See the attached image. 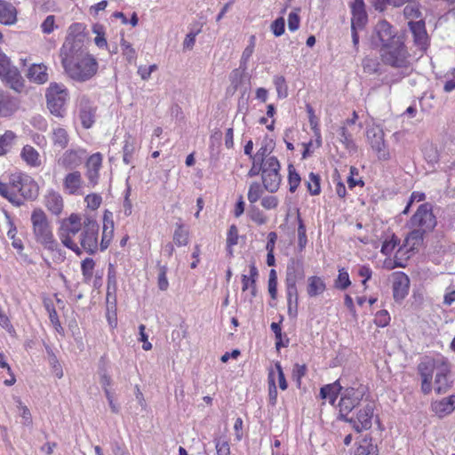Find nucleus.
<instances>
[{
	"label": "nucleus",
	"mask_w": 455,
	"mask_h": 455,
	"mask_svg": "<svg viewBox=\"0 0 455 455\" xmlns=\"http://www.w3.org/2000/svg\"><path fill=\"white\" fill-rule=\"evenodd\" d=\"M399 243L400 239L395 235H392L390 240H386L383 243L381 247V252L384 255H389Z\"/></svg>",
	"instance_id": "bf43d9fd"
},
{
	"label": "nucleus",
	"mask_w": 455,
	"mask_h": 455,
	"mask_svg": "<svg viewBox=\"0 0 455 455\" xmlns=\"http://www.w3.org/2000/svg\"><path fill=\"white\" fill-rule=\"evenodd\" d=\"M84 224V244L83 251L94 254L98 251V238L100 227L97 221L90 216L83 220Z\"/></svg>",
	"instance_id": "9d476101"
},
{
	"label": "nucleus",
	"mask_w": 455,
	"mask_h": 455,
	"mask_svg": "<svg viewBox=\"0 0 455 455\" xmlns=\"http://www.w3.org/2000/svg\"><path fill=\"white\" fill-rule=\"evenodd\" d=\"M79 116L82 125L85 129H89L94 123L95 108L90 104L89 101H82L80 104Z\"/></svg>",
	"instance_id": "a878e982"
},
{
	"label": "nucleus",
	"mask_w": 455,
	"mask_h": 455,
	"mask_svg": "<svg viewBox=\"0 0 455 455\" xmlns=\"http://www.w3.org/2000/svg\"><path fill=\"white\" fill-rule=\"evenodd\" d=\"M379 450L376 444L371 443V438H363L356 449L355 455H378Z\"/></svg>",
	"instance_id": "4c0bfd02"
},
{
	"label": "nucleus",
	"mask_w": 455,
	"mask_h": 455,
	"mask_svg": "<svg viewBox=\"0 0 455 455\" xmlns=\"http://www.w3.org/2000/svg\"><path fill=\"white\" fill-rule=\"evenodd\" d=\"M157 266L159 268V273H158V277H157L158 288L161 291H166L169 287V283H168L167 276H166L167 270H168L167 266L160 265V263H158Z\"/></svg>",
	"instance_id": "5fc2aeb1"
},
{
	"label": "nucleus",
	"mask_w": 455,
	"mask_h": 455,
	"mask_svg": "<svg viewBox=\"0 0 455 455\" xmlns=\"http://www.w3.org/2000/svg\"><path fill=\"white\" fill-rule=\"evenodd\" d=\"M412 230L408 234L405 242L411 250L420 246L424 241V235L427 232L423 231L419 228H411Z\"/></svg>",
	"instance_id": "c9c22d12"
},
{
	"label": "nucleus",
	"mask_w": 455,
	"mask_h": 455,
	"mask_svg": "<svg viewBox=\"0 0 455 455\" xmlns=\"http://www.w3.org/2000/svg\"><path fill=\"white\" fill-rule=\"evenodd\" d=\"M261 165H263L261 180L264 188L269 193L276 192L282 181L278 159L275 156H270L267 162L261 163Z\"/></svg>",
	"instance_id": "423d86ee"
},
{
	"label": "nucleus",
	"mask_w": 455,
	"mask_h": 455,
	"mask_svg": "<svg viewBox=\"0 0 455 455\" xmlns=\"http://www.w3.org/2000/svg\"><path fill=\"white\" fill-rule=\"evenodd\" d=\"M304 277L305 271L302 259L291 258L286 267L285 284H297Z\"/></svg>",
	"instance_id": "dca6fc26"
},
{
	"label": "nucleus",
	"mask_w": 455,
	"mask_h": 455,
	"mask_svg": "<svg viewBox=\"0 0 455 455\" xmlns=\"http://www.w3.org/2000/svg\"><path fill=\"white\" fill-rule=\"evenodd\" d=\"M320 176L318 174H315L314 172H310L308 175V180L307 181V187L308 192L312 196H317L321 192V187H320Z\"/></svg>",
	"instance_id": "49530a36"
},
{
	"label": "nucleus",
	"mask_w": 455,
	"mask_h": 455,
	"mask_svg": "<svg viewBox=\"0 0 455 455\" xmlns=\"http://www.w3.org/2000/svg\"><path fill=\"white\" fill-rule=\"evenodd\" d=\"M339 140L345 148L350 151H356V146L352 139V135L348 132L345 126H341L339 130Z\"/></svg>",
	"instance_id": "79ce46f5"
},
{
	"label": "nucleus",
	"mask_w": 455,
	"mask_h": 455,
	"mask_svg": "<svg viewBox=\"0 0 455 455\" xmlns=\"http://www.w3.org/2000/svg\"><path fill=\"white\" fill-rule=\"evenodd\" d=\"M446 361L443 357L426 358L419 366L418 371L421 379H432L434 372L439 370L441 363Z\"/></svg>",
	"instance_id": "4be33fe9"
},
{
	"label": "nucleus",
	"mask_w": 455,
	"mask_h": 455,
	"mask_svg": "<svg viewBox=\"0 0 455 455\" xmlns=\"http://www.w3.org/2000/svg\"><path fill=\"white\" fill-rule=\"evenodd\" d=\"M83 228V220L78 214L72 213L60 229V238L67 248L72 250L76 255H81V248L74 241V235L78 228Z\"/></svg>",
	"instance_id": "39448f33"
},
{
	"label": "nucleus",
	"mask_w": 455,
	"mask_h": 455,
	"mask_svg": "<svg viewBox=\"0 0 455 455\" xmlns=\"http://www.w3.org/2000/svg\"><path fill=\"white\" fill-rule=\"evenodd\" d=\"M285 288L287 295V304H294V311L295 313H297L299 304L297 284H285Z\"/></svg>",
	"instance_id": "8fccbe9b"
},
{
	"label": "nucleus",
	"mask_w": 455,
	"mask_h": 455,
	"mask_svg": "<svg viewBox=\"0 0 455 455\" xmlns=\"http://www.w3.org/2000/svg\"><path fill=\"white\" fill-rule=\"evenodd\" d=\"M408 26L413 35L415 44L420 50H426L428 42V36L426 30L425 21L422 19L417 21L411 20L408 22Z\"/></svg>",
	"instance_id": "a211bd4d"
},
{
	"label": "nucleus",
	"mask_w": 455,
	"mask_h": 455,
	"mask_svg": "<svg viewBox=\"0 0 455 455\" xmlns=\"http://www.w3.org/2000/svg\"><path fill=\"white\" fill-rule=\"evenodd\" d=\"M102 164V156L100 153L92 154L86 162V177L89 183L94 187L98 183L100 170Z\"/></svg>",
	"instance_id": "6ab92c4d"
},
{
	"label": "nucleus",
	"mask_w": 455,
	"mask_h": 455,
	"mask_svg": "<svg viewBox=\"0 0 455 455\" xmlns=\"http://www.w3.org/2000/svg\"><path fill=\"white\" fill-rule=\"evenodd\" d=\"M92 31L96 35L94 43L99 48L106 47L108 45L105 36V28L103 25L96 23L92 26Z\"/></svg>",
	"instance_id": "37998d69"
},
{
	"label": "nucleus",
	"mask_w": 455,
	"mask_h": 455,
	"mask_svg": "<svg viewBox=\"0 0 455 455\" xmlns=\"http://www.w3.org/2000/svg\"><path fill=\"white\" fill-rule=\"evenodd\" d=\"M451 372V365L446 360L444 363H441L439 370L435 372L434 389L437 395H443L447 392L450 387V381L448 375Z\"/></svg>",
	"instance_id": "f3484780"
},
{
	"label": "nucleus",
	"mask_w": 455,
	"mask_h": 455,
	"mask_svg": "<svg viewBox=\"0 0 455 455\" xmlns=\"http://www.w3.org/2000/svg\"><path fill=\"white\" fill-rule=\"evenodd\" d=\"M366 135L371 148L377 153L378 158L387 160L389 152L386 147L384 132L379 128H371L367 130Z\"/></svg>",
	"instance_id": "9b49d317"
},
{
	"label": "nucleus",
	"mask_w": 455,
	"mask_h": 455,
	"mask_svg": "<svg viewBox=\"0 0 455 455\" xmlns=\"http://www.w3.org/2000/svg\"><path fill=\"white\" fill-rule=\"evenodd\" d=\"M351 28H363L367 22V14L364 9L363 0H354L351 4Z\"/></svg>",
	"instance_id": "412c9836"
},
{
	"label": "nucleus",
	"mask_w": 455,
	"mask_h": 455,
	"mask_svg": "<svg viewBox=\"0 0 455 455\" xmlns=\"http://www.w3.org/2000/svg\"><path fill=\"white\" fill-rule=\"evenodd\" d=\"M31 223L36 243L47 251H60V244L53 236L48 218L42 209L36 208L32 212Z\"/></svg>",
	"instance_id": "f03ea898"
},
{
	"label": "nucleus",
	"mask_w": 455,
	"mask_h": 455,
	"mask_svg": "<svg viewBox=\"0 0 455 455\" xmlns=\"http://www.w3.org/2000/svg\"><path fill=\"white\" fill-rule=\"evenodd\" d=\"M45 205L52 213L55 215L60 214L63 209V200L61 196L57 192H50L46 196Z\"/></svg>",
	"instance_id": "7c9ffc66"
},
{
	"label": "nucleus",
	"mask_w": 455,
	"mask_h": 455,
	"mask_svg": "<svg viewBox=\"0 0 455 455\" xmlns=\"http://www.w3.org/2000/svg\"><path fill=\"white\" fill-rule=\"evenodd\" d=\"M60 56L65 73L74 81L86 82L97 74L98 61L88 52L80 38L68 36Z\"/></svg>",
	"instance_id": "f257e3e1"
},
{
	"label": "nucleus",
	"mask_w": 455,
	"mask_h": 455,
	"mask_svg": "<svg viewBox=\"0 0 455 455\" xmlns=\"http://www.w3.org/2000/svg\"><path fill=\"white\" fill-rule=\"evenodd\" d=\"M259 276L258 269L255 266L254 262H251L250 264V275L249 280L251 281V294L252 297H256L257 295V287H256V282Z\"/></svg>",
	"instance_id": "052dcab7"
},
{
	"label": "nucleus",
	"mask_w": 455,
	"mask_h": 455,
	"mask_svg": "<svg viewBox=\"0 0 455 455\" xmlns=\"http://www.w3.org/2000/svg\"><path fill=\"white\" fill-rule=\"evenodd\" d=\"M95 263L92 258H86L82 261L81 269L84 277L91 278L92 276V271Z\"/></svg>",
	"instance_id": "338daca9"
},
{
	"label": "nucleus",
	"mask_w": 455,
	"mask_h": 455,
	"mask_svg": "<svg viewBox=\"0 0 455 455\" xmlns=\"http://www.w3.org/2000/svg\"><path fill=\"white\" fill-rule=\"evenodd\" d=\"M0 326L6 330L11 336L16 335V331L9 317L0 309Z\"/></svg>",
	"instance_id": "774afa93"
},
{
	"label": "nucleus",
	"mask_w": 455,
	"mask_h": 455,
	"mask_svg": "<svg viewBox=\"0 0 455 455\" xmlns=\"http://www.w3.org/2000/svg\"><path fill=\"white\" fill-rule=\"evenodd\" d=\"M375 409L374 400H369L363 409L359 410L356 414V419H354L353 427L356 432H362L371 427V419Z\"/></svg>",
	"instance_id": "ddd939ff"
},
{
	"label": "nucleus",
	"mask_w": 455,
	"mask_h": 455,
	"mask_svg": "<svg viewBox=\"0 0 455 455\" xmlns=\"http://www.w3.org/2000/svg\"><path fill=\"white\" fill-rule=\"evenodd\" d=\"M332 406L339 407V419L347 422H352L353 418L348 419V413L356 407V400H329Z\"/></svg>",
	"instance_id": "bb28decb"
},
{
	"label": "nucleus",
	"mask_w": 455,
	"mask_h": 455,
	"mask_svg": "<svg viewBox=\"0 0 455 455\" xmlns=\"http://www.w3.org/2000/svg\"><path fill=\"white\" fill-rule=\"evenodd\" d=\"M15 139L16 135L12 131H6L0 136V156L7 154Z\"/></svg>",
	"instance_id": "58836bf2"
},
{
	"label": "nucleus",
	"mask_w": 455,
	"mask_h": 455,
	"mask_svg": "<svg viewBox=\"0 0 455 455\" xmlns=\"http://www.w3.org/2000/svg\"><path fill=\"white\" fill-rule=\"evenodd\" d=\"M275 143L272 140H266L260 148L257 151V153L253 156V159H256V161L261 162L262 164L267 162V158L270 157L268 156L273 151Z\"/></svg>",
	"instance_id": "e433bc0d"
},
{
	"label": "nucleus",
	"mask_w": 455,
	"mask_h": 455,
	"mask_svg": "<svg viewBox=\"0 0 455 455\" xmlns=\"http://www.w3.org/2000/svg\"><path fill=\"white\" fill-rule=\"evenodd\" d=\"M121 48L123 51V54L125 56L126 60L129 62H132L136 59L137 54L134 48L124 37L121 39Z\"/></svg>",
	"instance_id": "13d9d810"
},
{
	"label": "nucleus",
	"mask_w": 455,
	"mask_h": 455,
	"mask_svg": "<svg viewBox=\"0 0 455 455\" xmlns=\"http://www.w3.org/2000/svg\"><path fill=\"white\" fill-rule=\"evenodd\" d=\"M272 33L275 36H280L284 33L285 29V21L283 17H279L276 20H275L270 26Z\"/></svg>",
	"instance_id": "69168bd1"
},
{
	"label": "nucleus",
	"mask_w": 455,
	"mask_h": 455,
	"mask_svg": "<svg viewBox=\"0 0 455 455\" xmlns=\"http://www.w3.org/2000/svg\"><path fill=\"white\" fill-rule=\"evenodd\" d=\"M431 408L439 418H443L454 411L455 400H434Z\"/></svg>",
	"instance_id": "c85d7f7f"
},
{
	"label": "nucleus",
	"mask_w": 455,
	"mask_h": 455,
	"mask_svg": "<svg viewBox=\"0 0 455 455\" xmlns=\"http://www.w3.org/2000/svg\"><path fill=\"white\" fill-rule=\"evenodd\" d=\"M112 265H109L108 272V285H107V299L108 300L111 296L115 298L116 291V273L112 269Z\"/></svg>",
	"instance_id": "09e8293b"
},
{
	"label": "nucleus",
	"mask_w": 455,
	"mask_h": 455,
	"mask_svg": "<svg viewBox=\"0 0 455 455\" xmlns=\"http://www.w3.org/2000/svg\"><path fill=\"white\" fill-rule=\"evenodd\" d=\"M288 172L289 190L291 193H294L299 186L301 179L299 174L296 172L293 164H289Z\"/></svg>",
	"instance_id": "a18cd8bd"
},
{
	"label": "nucleus",
	"mask_w": 455,
	"mask_h": 455,
	"mask_svg": "<svg viewBox=\"0 0 455 455\" xmlns=\"http://www.w3.org/2000/svg\"><path fill=\"white\" fill-rule=\"evenodd\" d=\"M68 93L63 84H51L46 92L47 107L52 114L62 116Z\"/></svg>",
	"instance_id": "6e6552de"
},
{
	"label": "nucleus",
	"mask_w": 455,
	"mask_h": 455,
	"mask_svg": "<svg viewBox=\"0 0 455 455\" xmlns=\"http://www.w3.org/2000/svg\"><path fill=\"white\" fill-rule=\"evenodd\" d=\"M246 70H243L241 68V66L238 68L234 69L230 75H229V81L231 84V86L233 87L234 92L237 90L238 86L242 84L244 72Z\"/></svg>",
	"instance_id": "864d4df0"
},
{
	"label": "nucleus",
	"mask_w": 455,
	"mask_h": 455,
	"mask_svg": "<svg viewBox=\"0 0 455 455\" xmlns=\"http://www.w3.org/2000/svg\"><path fill=\"white\" fill-rule=\"evenodd\" d=\"M47 67L44 64H33L28 71V77L36 84H44L48 80Z\"/></svg>",
	"instance_id": "cd10ccee"
},
{
	"label": "nucleus",
	"mask_w": 455,
	"mask_h": 455,
	"mask_svg": "<svg viewBox=\"0 0 455 455\" xmlns=\"http://www.w3.org/2000/svg\"><path fill=\"white\" fill-rule=\"evenodd\" d=\"M44 307L46 311L49 314V318L52 323V324L54 326L55 330L60 332V330H62V327L60 325V322L59 320V316L57 314V311L51 300H44Z\"/></svg>",
	"instance_id": "a19ab883"
},
{
	"label": "nucleus",
	"mask_w": 455,
	"mask_h": 455,
	"mask_svg": "<svg viewBox=\"0 0 455 455\" xmlns=\"http://www.w3.org/2000/svg\"><path fill=\"white\" fill-rule=\"evenodd\" d=\"M350 284L351 281L347 271L345 268L339 269L338 278L335 281V287L343 291L350 286Z\"/></svg>",
	"instance_id": "603ef678"
},
{
	"label": "nucleus",
	"mask_w": 455,
	"mask_h": 455,
	"mask_svg": "<svg viewBox=\"0 0 455 455\" xmlns=\"http://www.w3.org/2000/svg\"><path fill=\"white\" fill-rule=\"evenodd\" d=\"M274 84L275 85L278 97L285 98L287 97V85L285 83V78L283 76H275L274 78Z\"/></svg>",
	"instance_id": "0e129e2a"
},
{
	"label": "nucleus",
	"mask_w": 455,
	"mask_h": 455,
	"mask_svg": "<svg viewBox=\"0 0 455 455\" xmlns=\"http://www.w3.org/2000/svg\"><path fill=\"white\" fill-rule=\"evenodd\" d=\"M173 242L178 246L187 245L188 243V231L184 228L182 224H177L173 234Z\"/></svg>",
	"instance_id": "ea45409f"
},
{
	"label": "nucleus",
	"mask_w": 455,
	"mask_h": 455,
	"mask_svg": "<svg viewBox=\"0 0 455 455\" xmlns=\"http://www.w3.org/2000/svg\"><path fill=\"white\" fill-rule=\"evenodd\" d=\"M9 184L12 189L24 200L33 201L38 196L39 188L32 177L25 173H13L10 175Z\"/></svg>",
	"instance_id": "20e7f679"
},
{
	"label": "nucleus",
	"mask_w": 455,
	"mask_h": 455,
	"mask_svg": "<svg viewBox=\"0 0 455 455\" xmlns=\"http://www.w3.org/2000/svg\"><path fill=\"white\" fill-rule=\"evenodd\" d=\"M0 196L7 199L14 206H21L23 201L18 195L11 188L10 184L0 181Z\"/></svg>",
	"instance_id": "f704fd0d"
},
{
	"label": "nucleus",
	"mask_w": 455,
	"mask_h": 455,
	"mask_svg": "<svg viewBox=\"0 0 455 455\" xmlns=\"http://www.w3.org/2000/svg\"><path fill=\"white\" fill-rule=\"evenodd\" d=\"M20 156L30 167H39L42 164L39 153L30 145L23 147Z\"/></svg>",
	"instance_id": "c756f323"
},
{
	"label": "nucleus",
	"mask_w": 455,
	"mask_h": 455,
	"mask_svg": "<svg viewBox=\"0 0 455 455\" xmlns=\"http://www.w3.org/2000/svg\"><path fill=\"white\" fill-rule=\"evenodd\" d=\"M436 224L437 220L433 213V206L430 203L420 204L408 222L411 228H419L427 233L432 232Z\"/></svg>",
	"instance_id": "0eeeda50"
},
{
	"label": "nucleus",
	"mask_w": 455,
	"mask_h": 455,
	"mask_svg": "<svg viewBox=\"0 0 455 455\" xmlns=\"http://www.w3.org/2000/svg\"><path fill=\"white\" fill-rule=\"evenodd\" d=\"M343 387L340 386L339 380L323 386L320 389V398H338L339 395L340 398H363L367 388L359 385L357 388L347 387L344 393H341Z\"/></svg>",
	"instance_id": "1a4fd4ad"
},
{
	"label": "nucleus",
	"mask_w": 455,
	"mask_h": 455,
	"mask_svg": "<svg viewBox=\"0 0 455 455\" xmlns=\"http://www.w3.org/2000/svg\"><path fill=\"white\" fill-rule=\"evenodd\" d=\"M373 38L380 42L382 48L395 43L396 40L402 39L401 36L396 35L393 26L385 20L376 24Z\"/></svg>",
	"instance_id": "f8f14e48"
},
{
	"label": "nucleus",
	"mask_w": 455,
	"mask_h": 455,
	"mask_svg": "<svg viewBox=\"0 0 455 455\" xmlns=\"http://www.w3.org/2000/svg\"><path fill=\"white\" fill-rule=\"evenodd\" d=\"M381 59L384 64L397 68H407L410 66V54L403 41V38L396 40L391 44L382 48Z\"/></svg>",
	"instance_id": "7ed1b4c3"
},
{
	"label": "nucleus",
	"mask_w": 455,
	"mask_h": 455,
	"mask_svg": "<svg viewBox=\"0 0 455 455\" xmlns=\"http://www.w3.org/2000/svg\"><path fill=\"white\" fill-rule=\"evenodd\" d=\"M403 15L406 19H418L421 18V12L419 6L416 3L407 4L403 9Z\"/></svg>",
	"instance_id": "6e6d98bb"
},
{
	"label": "nucleus",
	"mask_w": 455,
	"mask_h": 455,
	"mask_svg": "<svg viewBox=\"0 0 455 455\" xmlns=\"http://www.w3.org/2000/svg\"><path fill=\"white\" fill-rule=\"evenodd\" d=\"M114 234V221H113V213L106 210L103 215V231L102 237L100 242V250H106L112 240Z\"/></svg>",
	"instance_id": "b1692460"
},
{
	"label": "nucleus",
	"mask_w": 455,
	"mask_h": 455,
	"mask_svg": "<svg viewBox=\"0 0 455 455\" xmlns=\"http://www.w3.org/2000/svg\"><path fill=\"white\" fill-rule=\"evenodd\" d=\"M1 79L15 92H21L24 87V80L14 66H10L5 72L0 75Z\"/></svg>",
	"instance_id": "aec40b11"
},
{
	"label": "nucleus",
	"mask_w": 455,
	"mask_h": 455,
	"mask_svg": "<svg viewBox=\"0 0 455 455\" xmlns=\"http://www.w3.org/2000/svg\"><path fill=\"white\" fill-rule=\"evenodd\" d=\"M44 347H45V350H46V353L48 355L49 363L52 365L55 375L59 379H60L63 376V371H62V368L58 361V358L49 345L44 344Z\"/></svg>",
	"instance_id": "c03bdc74"
},
{
	"label": "nucleus",
	"mask_w": 455,
	"mask_h": 455,
	"mask_svg": "<svg viewBox=\"0 0 455 455\" xmlns=\"http://www.w3.org/2000/svg\"><path fill=\"white\" fill-rule=\"evenodd\" d=\"M264 189H265L264 187L262 188L259 182H257V181L252 182L249 187L248 195H247L249 202L251 204L256 203L262 196Z\"/></svg>",
	"instance_id": "de8ad7c7"
},
{
	"label": "nucleus",
	"mask_w": 455,
	"mask_h": 455,
	"mask_svg": "<svg viewBox=\"0 0 455 455\" xmlns=\"http://www.w3.org/2000/svg\"><path fill=\"white\" fill-rule=\"evenodd\" d=\"M410 288L409 276L403 272H396L393 275V297L396 302H401L408 295Z\"/></svg>",
	"instance_id": "2eb2a0df"
},
{
	"label": "nucleus",
	"mask_w": 455,
	"mask_h": 455,
	"mask_svg": "<svg viewBox=\"0 0 455 455\" xmlns=\"http://www.w3.org/2000/svg\"><path fill=\"white\" fill-rule=\"evenodd\" d=\"M52 141L53 146L64 149L69 142V136L64 128L58 127L52 132Z\"/></svg>",
	"instance_id": "473e14b6"
},
{
	"label": "nucleus",
	"mask_w": 455,
	"mask_h": 455,
	"mask_svg": "<svg viewBox=\"0 0 455 455\" xmlns=\"http://www.w3.org/2000/svg\"><path fill=\"white\" fill-rule=\"evenodd\" d=\"M83 183L81 172L74 171L65 176L63 188L69 195H82Z\"/></svg>",
	"instance_id": "5701e85b"
},
{
	"label": "nucleus",
	"mask_w": 455,
	"mask_h": 455,
	"mask_svg": "<svg viewBox=\"0 0 455 455\" xmlns=\"http://www.w3.org/2000/svg\"><path fill=\"white\" fill-rule=\"evenodd\" d=\"M390 322V316L387 310L382 309L376 313L374 323L379 327H386Z\"/></svg>",
	"instance_id": "e2e57ef3"
},
{
	"label": "nucleus",
	"mask_w": 455,
	"mask_h": 455,
	"mask_svg": "<svg viewBox=\"0 0 455 455\" xmlns=\"http://www.w3.org/2000/svg\"><path fill=\"white\" fill-rule=\"evenodd\" d=\"M84 153L83 149H68L60 156L57 163L65 170H75L83 164Z\"/></svg>",
	"instance_id": "4468645a"
},
{
	"label": "nucleus",
	"mask_w": 455,
	"mask_h": 455,
	"mask_svg": "<svg viewBox=\"0 0 455 455\" xmlns=\"http://www.w3.org/2000/svg\"><path fill=\"white\" fill-rule=\"evenodd\" d=\"M134 143L132 138L129 135L126 137L124 141V146L123 148V161L126 164H130L132 163V154L134 152Z\"/></svg>",
	"instance_id": "3c124183"
},
{
	"label": "nucleus",
	"mask_w": 455,
	"mask_h": 455,
	"mask_svg": "<svg viewBox=\"0 0 455 455\" xmlns=\"http://www.w3.org/2000/svg\"><path fill=\"white\" fill-rule=\"evenodd\" d=\"M18 108V100L2 92V99L0 100V115L2 113H4V115L12 113L15 110H17Z\"/></svg>",
	"instance_id": "72a5a7b5"
},
{
	"label": "nucleus",
	"mask_w": 455,
	"mask_h": 455,
	"mask_svg": "<svg viewBox=\"0 0 455 455\" xmlns=\"http://www.w3.org/2000/svg\"><path fill=\"white\" fill-rule=\"evenodd\" d=\"M299 220V226H298V242H299V247L302 251L306 244H307V235H306V227L303 223V220L298 217Z\"/></svg>",
	"instance_id": "680f3d73"
},
{
	"label": "nucleus",
	"mask_w": 455,
	"mask_h": 455,
	"mask_svg": "<svg viewBox=\"0 0 455 455\" xmlns=\"http://www.w3.org/2000/svg\"><path fill=\"white\" fill-rule=\"evenodd\" d=\"M307 294L309 297H316L326 289L323 280L319 276H310L307 279Z\"/></svg>",
	"instance_id": "2f4dec72"
},
{
	"label": "nucleus",
	"mask_w": 455,
	"mask_h": 455,
	"mask_svg": "<svg viewBox=\"0 0 455 455\" xmlns=\"http://www.w3.org/2000/svg\"><path fill=\"white\" fill-rule=\"evenodd\" d=\"M17 21V10L15 6L4 0H0V23L13 25Z\"/></svg>",
	"instance_id": "393cba45"
},
{
	"label": "nucleus",
	"mask_w": 455,
	"mask_h": 455,
	"mask_svg": "<svg viewBox=\"0 0 455 455\" xmlns=\"http://www.w3.org/2000/svg\"><path fill=\"white\" fill-rule=\"evenodd\" d=\"M248 214L250 219L258 225H263L267 222V217L256 206H251Z\"/></svg>",
	"instance_id": "4d7b16f0"
}]
</instances>
